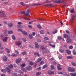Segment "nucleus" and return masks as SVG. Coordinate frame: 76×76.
Returning <instances> with one entry per match:
<instances>
[{
    "instance_id": "1",
    "label": "nucleus",
    "mask_w": 76,
    "mask_h": 76,
    "mask_svg": "<svg viewBox=\"0 0 76 76\" xmlns=\"http://www.w3.org/2000/svg\"><path fill=\"white\" fill-rule=\"evenodd\" d=\"M63 36L65 38H67V40H66V42L68 43H69L72 42V40L70 39V37L69 36L66 34H64Z\"/></svg>"
},
{
    "instance_id": "2",
    "label": "nucleus",
    "mask_w": 76,
    "mask_h": 76,
    "mask_svg": "<svg viewBox=\"0 0 76 76\" xmlns=\"http://www.w3.org/2000/svg\"><path fill=\"white\" fill-rule=\"evenodd\" d=\"M76 16L75 15H73L71 16V18L69 20V23L70 25L72 24L74 20V18Z\"/></svg>"
},
{
    "instance_id": "3",
    "label": "nucleus",
    "mask_w": 76,
    "mask_h": 76,
    "mask_svg": "<svg viewBox=\"0 0 76 76\" xmlns=\"http://www.w3.org/2000/svg\"><path fill=\"white\" fill-rule=\"evenodd\" d=\"M6 70H7V72H8V73H10V69L8 67L6 68V70L4 69H1V71L2 72L4 73L5 72H6Z\"/></svg>"
},
{
    "instance_id": "4",
    "label": "nucleus",
    "mask_w": 76,
    "mask_h": 76,
    "mask_svg": "<svg viewBox=\"0 0 76 76\" xmlns=\"http://www.w3.org/2000/svg\"><path fill=\"white\" fill-rule=\"evenodd\" d=\"M18 31L21 32L22 34L24 35H28V33H27L26 31H22V29H18Z\"/></svg>"
},
{
    "instance_id": "5",
    "label": "nucleus",
    "mask_w": 76,
    "mask_h": 76,
    "mask_svg": "<svg viewBox=\"0 0 76 76\" xmlns=\"http://www.w3.org/2000/svg\"><path fill=\"white\" fill-rule=\"evenodd\" d=\"M43 42H44V43H47V42H49V46H50V47H52L54 48L55 47H56V45H53L51 44V42L50 41L47 42V41L45 40H44L43 41Z\"/></svg>"
},
{
    "instance_id": "6",
    "label": "nucleus",
    "mask_w": 76,
    "mask_h": 76,
    "mask_svg": "<svg viewBox=\"0 0 76 76\" xmlns=\"http://www.w3.org/2000/svg\"><path fill=\"white\" fill-rule=\"evenodd\" d=\"M68 70L70 72H74L75 71V69L73 68L69 67L68 68Z\"/></svg>"
},
{
    "instance_id": "7",
    "label": "nucleus",
    "mask_w": 76,
    "mask_h": 76,
    "mask_svg": "<svg viewBox=\"0 0 76 76\" xmlns=\"http://www.w3.org/2000/svg\"><path fill=\"white\" fill-rule=\"evenodd\" d=\"M40 48H41L42 50H46V51H45L46 53H50V51H49V50H47V49L46 48L44 47V46H40Z\"/></svg>"
},
{
    "instance_id": "8",
    "label": "nucleus",
    "mask_w": 76,
    "mask_h": 76,
    "mask_svg": "<svg viewBox=\"0 0 76 76\" xmlns=\"http://www.w3.org/2000/svg\"><path fill=\"white\" fill-rule=\"evenodd\" d=\"M21 70H22V71H23V72H21V71H19V73H23L24 72H26V70L25 68H24L23 67H22L21 68Z\"/></svg>"
},
{
    "instance_id": "9",
    "label": "nucleus",
    "mask_w": 76,
    "mask_h": 76,
    "mask_svg": "<svg viewBox=\"0 0 76 76\" xmlns=\"http://www.w3.org/2000/svg\"><path fill=\"white\" fill-rule=\"evenodd\" d=\"M0 16L1 17H5V16H6V15L4 13V12L0 11Z\"/></svg>"
},
{
    "instance_id": "10",
    "label": "nucleus",
    "mask_w": 76,
    "mask_h": 76,
    "mask_svg": "<svg viewBox=\"0 0 76 76\" xmlns=\"http://www.w3.org/2000/svg\"><path fill=\"white\" fill-rule=\"evenodd\" d=\"M15 44L18 46H20L22 44V42L20 41H17L15 42Z\"/></svg>"
},
{
    "instance_id": "11",
    "label": "nucleus",
    "mask_w": 76,
    "mask_h": 76,
    "mask_svg": "<svg viewBox=\"0 0 76 76\" xmlns=\"http://www.w3.org/2000/svg\"><path fill=\"white\" fill-rule=\"evenodd\" d=\"M22 59L20 58H19L16 60V62L18 63H20L21 62Z\"/></svg>"
},
{
    "instance_id": "12",
    "label": "nucleus",
    "mask_w": 76,
    "mask_h": 76,
    "mask_svg": "<svg viewBox=\"0 0 76 76\" xmlns=\"http://www.w3.org/2000/svg\"><path fill=\"white\" fill-rule=\"evenodd\" d=\"M26 69L27 70H32V67L31 66H29L26 67Z\"/></svg>"
},
{
    "instance_id": "13",
    "label": "nucleus",
    "mask_w": 76,
    "mask_h": 76,
    "mask_svg": "<svg viewBox=\"0 0 76 76\" xmlns=\"http://www.w3.org/2000/svg\"><path fill=\"white\" fill-rule=\"evenodd\" d=\"M29 63L31 65H34V67H36V66H37V64L35 63L34 64V63H33V62H32L31 61H30L29 62Z\"/></svg>"
},
{
    "instance_id": "14",
    "label": "nucleus",
    "mask_w": 76,
    "mask_h": 76,
    "mask_svg": "<svg viewBox=\"0 0 76 76\" xmlns=\"http://www.w3.org/2000/svg\"><path fill=\"white\" fill-rule=\"evenodd\" d=\"M30 11L29 9H28L27 13L25 14V15L26 16H32V14H31L30 15H29V13Z\"/></svg>"
},
{
    "instance_id": "15",
    "label": "nucleus",
    "mask_w": 76,
    "mask_h": 76,
    "mask_svg": "<svg viewBox=\"0 0 76 76\" xmlns=\"http://www.w3.org/2000/svg\"><path fill=\"white\" fill-rule=\"evenodd\" d=\"M7 39H8V37H5L2 39V40L4 42H7Z\"/></svg>"
},
{
    "instance_id": "16",
    "label": "nucleus",
    "mask_w": 76,
    "mask_h": 76,
    "mask_svg": "<svg viewBox=\"0 0 76 76\" xmlns=\"http://www.w3.org/2000/svg\"><path fill=\"white\" fill-rule=\"evenodd\" d=\"M3 59L4 61H6L7 60V57L5 56H3Z\"/></svg>"
},
{
    "instance_id": "17",
    "label": "nucleus",
    "mask_w": 76,
    "mask_h": 76,
    "mask_svg": "<svg viewBox=\"0 0 76 76\" xmlns=\"http://www.w3.org/2000/svg\"><path fill=\"white\" fill-rule=\"evenodd\" d=\"M54 73V71H48V75H53Z\"/></svg>"
},
{
    "instance_id": "18",
    "label": "nucleus",
    "mask_w": 76,
    "mask_h": 76,
    "mask_svg": "<svg viewBox=\"0 0 76 76\" xmlns=\"http://www.w3.org/2000/svg\"><path fill=\"white\" fill-rule=\"evenodd\" d=\"M4 34L5 36H7V30H4Z\"/></svg>"
},
{
    "instance_id": "19",
    "label": "nucleus",
    "mask_w": 76,
    "mask_h": 76,
    "mask_svg": "<svg viewBox=\"0 0 76 76\" xmlns=\"http://www.w3.org/2000/svg\"><path fill=\"white\" fill-rule=\"evenodd\" d=\"M35 47L36 48H39V46L38 45V43L36 42L35 43Z\"/></svg>"
},
{
    "instance_id": "20",
    "label": "nucleus",
    "mask_w": 76,
    "mask_h": 76,
    "mask_svg": "<svg viewBox=\"0 0 76 76\" xmlns=\"http://www.w3.org/2000/svg\"><path fill=\"white\" fill-rule=\"evenodd\" d=\"M57 68L58 70H62V68L61 67V65H59V66H57Z\"/></svg>"
},
{
    "instance_id": "21",
    "label": "nucleus",
    "mask_w": 76,
    "mask_h": 76,
    "mask_svg": "<svg viewBox=\"0 0 76 76\" xmlns=\"http://www.w3.org/2000/svg\"><path fill=\"white\" fill-rule=\"evenodd\" d=\"M66 52L68 54H71V51L69 50H66Z\"/></svg>"
},
{
    "instance_id": "22",
    "label": "nucleus",
    "mask_w": 76,
    "mask_h": 76,
    "mask_svg": "<svg viewBox=\"0 0 76 76\" xmlns=\"http://www.w3.org/2000/svg\"><path fill=\"white\" fill-rule=\"evenodd\" d=\"M71 76H76V73H75L71 72L70 73Z\"/></svg>"
},
{
    "instance_id": "23",
    "label": "nucleus",
    "mask_w": 76,
    "mask_h": 76,
    "mask_svg": "<svg viewBox=\"0 0 76 76\" xmlns=\"http://www.w3.org/2000/svg\"><path fill=\"white\" fill-rule=\"evenodd\" d=\"M57 32V30H55L54 31L52 32V34H56Z\"/></svg>"
},
{
    "instance_id": "24",
    "label": "nucleus",
    "mask_w": 76,
    "mask_h": 76,
    "mask_svg": "<svg viewBox=\"0 0 76 76\" xmlns=\"http://www.w3.org/2000/svg\"><path fill=\"white\" fill-rule=\"evenodd\" d=\"M19 47L20 48H21L22 49H23V48H25V46L23 45H21L20 46H19Z\"/></svg>"
},
{
    "instance_id": "25",
    "label": "nucleus",
    "mask_w": 76,
    "mask_h": 76,
    "mask_svg": "<svg viewBox=\"0 0 76 76\" xmlns=\"http://www.w3.org/2000/svg\"><path fill=\"white\" fill-rule=\"evenodd\" d=\"M42 60V58H38L37 59V62H39L41 61V60Z\"/></svg>"
},
{
    "instance_id": "26",
    "label": "nucleus",
    "mask_w": 76,
    "mask_h": 76,
    "mask_svg": "<svg viewBox=\"0 0 76 76\" xmlns=\"http://www.w3.org/2000/svg\"><path fill=\"white\" fill-rule=\"evenodd\" d=\"M44 39L45 40L49 41V40H50V39L47 37H46L44 38Z\"/></svg>"
},
{
    "instance_id": "27",
    "label": "nucleus",
    "mask_w": 76,
    "mask_h": 76,
    "mask_svg": "<svg viewBox=\"0 0 76 76\" xmlns=\"http://www.w3.org/2000/svg\"><path fill=\"white\" fill-rule=\"evenodd\" d=\"M8 25L9 27L11 28L13 26V24H12V23H9L8 24Z\"/></svg>"
},
{
    "instance_id": "28",
    "label": "nucleus",
    "mask_w": 76,
    "mask_h": 76,
    "mask_svg": "<svg viewBox=\"0 0 76 76\" xmlns=\"http://www.w3.org/2000/svg\"><path fill=\"white\" fill-rule=\"evenodd\" d=\"M5 50L7 53H10V50H9L7 48H5Z\"/></svg>"
},
{
    "instance_id": "29",
    "label": "nucleus",
    "mask_w": 76,
    "mask_h": 76,
    "mask_svg": "<svg viewBox=\"0 0 76 76\" xmlns=\"http://www.w3.org/2000/svg\"><path fill=\"white\" fill-rule=\"evenodd\" d=\"M34 55H35V56H38V57H39V54L37 52L34 53Z\"/></svg>"
},
{
    "instance_id": "30",
    "label": "nucleus",
    "mask_w": 76,
    "mask_h": 76,
    "mask_svg": "<svg viewBox=\"0 0 76 76\" xmlns=\"http://www.w3.org/2000/svg\"><path fill=\"white\" fill-rule=\"evenodd\" d=\"M11 56H12V57H17L18 56V55L16 54L12 53L11 55Z\"/></svg>"
},
{
    "instance_id": "31",
    "label": "nucleus",
    "mask_w": 76,
    "mask_h": 76,
    "mask_svg": "<svg viewBox=\"0 0 76 76\" xmlns=\"http://www.w3.org/2000/svg\"><path fill=\"white\" fill-rule=\"evenodd\" d=\"M41 73L40 72H37V73L36 74V75L37 76H38L39 75H41Z\"/></svg>"
},
{
    "instance_id": "32",
    "label": "nucleus",
    "mask_w": 76,
    "mask_h": 76,
    "mask_svg": "<svg viewBox=\"0 0 76 76\" xmlns=\"http://www.w3.org/2000/svg\"><path fill=\"white\" fill-rule=\"evenodd\" d=\"M26 54V51H24V52H21V54L22 55H23V56H24V55H25Z\"/></svg>"
},
{
    "instance_id": "33",
    "label": "nucleus",
    "mask_w": 76,
    "mask_h": 76,
    "mask_svg": "<svg viewBox=\"0 0 76 76\" xmlns=\"http://www.w3.org/2000/svg\"><path fill=\"white\" fill-rule=\"evenodd\" d=\"M8 67H9V68H10V69H12L13 66V65L12 64H10L9 65Z\"/></svg>"
},
{
    "instance_id": "34",
    "label": "nucleus",
    "mask_w": 76,
    "mask_h": 76,
    "mask_svg": "<svg viewBox=\"0 0 76 76\" xmlns=\"http://www.w3.org/2000/svg\"><path fill=\"white\" fill-rule=\"evenodd\" d=\"M50 67L51 70H53L54 69V66L53 65H51Z\"/></svg>"
},
{
    "instance_id": "35",
    "label": "nucleus",
    "mask_w": 76,
    "mask_h": 76,
    "mask_svg": "<svg viewBox=\"0 0 76 76\" xmlns=\"http://www.w3.org/2000/svg\"><path fill=\"white\" fill-rule=\"evenodd\" d=\"M17 28H23V27L22 26H17Z\"/></svg>"
},
{
    "instance_id": "36",
    "label": "nucleus",
    "mask_w": 76,
    "mask_h": 76,
    "mask_svg": "<svg viewBox=\"0 0 76 76\" xmlns=\"http://www.w3.org/2000/svg\"><path fill=\"white\" fill-rule=\"evenodd\" d=\"M28 37L30 39H32V38H33V37H32V35L31 34H29L28 35Z\"/></svg>"
},
{
    "instance_id": "37",
    "label": "nucleus",
    "mask_w": 76,
    "mask_h": 76,
    "mask_svg": "<svg viewBox=\"0 0 76 76\" xmlns=\"http://www.w3.org/2000/svg\"><path fill=\"white\" fill-rule=\"evenodd\" d=\"M8 34H13V31H10L8 32Z\"/></svg>"
},
{
    "instance_id": "38",
    "label": "nucleus",
    "mask_w": 76,
    "mask_h": 76,
    "mask_svg": "<svg viewBox=\"0 0 76 76\" xmlns=\"http://www.w3.org/2000/svg\"><path fill=\"white\" fill-rule=\"evenodd\" d=\"M20 4L22 5V6H25V4L23 2H20Z\"/></svg>"
},
{
    "instance_id": "39",
    "label": "nucleus",
    "mask_w": 76,
    "mask_h": 76,
    "mask_svg": "<svg viewBox=\"0 0 76 76\" xmlns=\"http://www.w3.org/2000/svg\"><path fill=\"white\" fill-rule=\"evenodd\" d=\"M37 27L39 28V29H41L42 27L41 26H40V25H37Z\"/></svg>"
},
{
    "instance_id": "40",
    "label": "nucleus",
    "mask_w": 76,
    "mask_h": 76,
    "mask_svg": "<svg viewBox=\"0 0 76 76\" xmlns=\"http://www.w3.org/2000/svg\"><path fill=\"white\" fill-rule=\"evenodd\" d=\"M70 12L71 13H75V11H74V10L72 9H71L69 10Z\"/></svg>"
},
{
    "instance_id": "41",
    "label": "nucleus",
    "mask_w": 76,
    "mask_h": 76,
    "mask_svg": "<svg viewBox=\"0 0 76 76\" xmlns=\"http://www.w3.org/2000/svg\"><path fill=\"white\" fill-rule=\"evenodd\" d=\"M12 39H13V40H15L16 39V38L15 37V36L12 35Z\"/></svg>"
},
{
    "instance_id": "42",
    "label": "nucleus",
    "mask_w": 76,
    "mask_h": 76,
    "mask_svg": "<svg viewBox=\"0 0 76 76\" xmlns=\"http://www.w3.org/2000/svg\"><path fill=\"white\" fill-rule=\"evenodd\" d=\"M67 59H72L73 58V57L71 56H68L67 57Z\"/></svg>"
},
{
    "instance_id": "43",
    "label": "nucleus",
    "mask_w": 76,
    "mask_h": 76,
    "mask_svg": "<svg viewBox=\"0 0 76 76\" xmlns=\"http://www.w3.org/2000/svg\"><path fill=\"white\" fill-rule=\"evenodd\" d=\"M40 33L41 34H44V30H41L40 31Z\"/></svg>"
},
{
    "instance_id": "44",
    "label": "nucleus",
    "mask_w": 76,
    "mask_h": 76,
    "mask_svg": "<svg viewBox=\"0 0 76 76\" xmlns=\"http://www.w3.org/2000/svg\"><path fill=\"white\" fill-rule=\"evenodd\" d=\"M18 76V74H17V73H13L12 74V76Z\"/></svg>"
},
{
    "instance_id": "45",
    "label": "nucleus",
    "mask_w": 76,
    "mask_h": 76,
    "mask_svg": "<svg viewBox=\"0 0 76 76\" xmlns=\"http://www.w3.org/2000/svg\"><path fill=\"white\" fill-rule=\"evenodd\" d=\"M59 51L60 53H64V50H61V49H60L59 50Z\"/></svg>"
},
{
    "instance_id": "46",
    "label": "nucleus",
    "mask_w": 76,
    "mask_h": 76,
    "mask_svg": "<svg viewBox=\"0 0 76 76\" xmlns=\"http://www.w3.org/2000/svg\"><path fill=\"white\" fill-rule=\"evenodd\" d=\"M35 34H36V33H35V32H33L31 33V35L33 36H35Z\"/></svg>"
},
{
    "instance_id": "47",
    "label": "nucleus",
    "mask_w": 76,
    "mask_h": 76,
    "mask_svg": "<svg viewBox=\"0 0 76 76\" xmlns=\"http://www.w3.org/2000/svg\"><path fill=\"white\" fill-rule=\"evenodd\" d=\"M58 74L59 75H65V73L64 74H63V73L62 72H59L58 73Z\"/></svg>"
},
{
    "instance_id": "48",
    "label": "nucleus",
    "mask_w": 76,
    "mask_h": 76,
    "mask_svg": "<svg viewBox=\"0 0 76 76\" xmlns=\"http://www.w3.org/2000/svg\"><path fill=\"white\" fill-rule=\"evenodd\" d=\"M22 40H23L24 42H26V39L25 38H22Z\"/></svg>"
},
{
    "instance_id": "49",
    "label": "nucleus",
    "mask_w": 76,
    "mask_h": 76,
    "mask_svg": "<svg viewBox=\"0 0 76 76\" xmlns=\"http://www.w3.org/2000/svg\"><path fill=\"white\" fill-rule=\"evenodd\" d=\"M72 53L74 55H76V51L75 50H73L72 51Z\"/></svg>"
},
{
    "instance_id": "50",
    "label": "nucleus",
    "mask_w": 76,
    "mask_h": 76,
    "mask_svg": "<svg viewBox=\"0 0 76 76\" xmlns=\"http://www.w3.org/2000/svg\"><path fill=\"white\" fill-rule=\"evenodd\" d=\"M47 67V65H45L43 66V67H42L43 69H45V68H46Z\"/></svg>"
},
{
    "instance_id": "51",
    "label": "nucleus",
    "mask_w": 76,
    "mask_h": 76,
    "mask_svg": "<svg viewBox=\"0 0 76 76\" xmlns=\"http://www.w3.org/2000/svg\"><path fill=\"white\" fill-rule=\"evenodd\" d=\"M44 63H45L44 61H42L40 63V64H41V65H42V64H44Z\"/></svg>"
},
{
    "instance_id": "52",
    "label": "nucleus",
    "mask_w": 76,
    "mask_h": 76,
    "mask_svg": "<svg viewBox=\"0 0 76 76\" xmlns=\"http://www.w3.org/2000/svg\"><path fill=\"white\" fill-rule=\"evenodd\" d=\"M72 65L73 66H76V63H75L74 62H72Z\"/></svg>"
},
{
    "instance_id": "53",
    "label": "nucleus",
    "mask_w": 76,
    "mask_h": 76,
    "mask_svg": "<svg viewBox=\"0 0 76 76\" xmlns=\"http://www.w3.org/2000/svg\"><path fill=\"white\" fill-rule=\"evenodd\" d=\"M15 53L17 54H19V52H18V51L17 50H16L15 51Z\"/></svg>"
},
{
    "instance_id": "54",
    "label": "nucleus",
    "mask_w": 76,
    "mask_h": 76,
    "mask_svg": "<svg viewBox=\"0 0 76 76\" xmlns=\"http://www.w3.org/2000/svg\"><path fill=\"white\" fill-rule=\"evenodd\" d=\"M36 35L37 37H38V38H39V37H41V36H40V35L39 34H37Z\"/></svg>"
},
{
    "instance_id": "55",
    "label": "nucleus",
    "mask_w": 76,
    "mask_h": 76,
    "mask_svg": "<svg viewBox=\"0 0 76 76\" xmlns=\"http://www.w3.org/2000/svg\"><path fill=\"white\" fill-rule=\"evenodd\" d=\"M58 39L60 40V39H62V37L61 36H58Z\"/></svg>"
},
{
    "instance_id": "56",
    "label": "nucleus",
    "mask_w": 76,
    "mask_h": 76,
    "mask_svg": "<svg viewBox=\"0 0 76 76\" xmlns=\"http://www.w3.org/2000/svg\"><path fill=\"white\" fill-rule=\"evenodd\" d=\"M59 60H61V59H62V56L61 55H59Z\"/></svg>"
},
{
    "instance_id": "57",
    "label": "nucleus",
    "mask_w": 76,
    "mask_h": 76,
    "mask_svg": "<svg viewBox=\"0 0 76 76\" xmlns=\"http://www.w3.org/2000/svg\"><path fill=\"white\" fill-rule=\"evenodd\" d=\"M25 64H23L21 65V67H25Z\"/></svg>"
},
{
    "instance_id": "58",
    "label": "nucleus",
    "mask_w": 76,
    "mask_h": 76,
    "mask_svg": "<svg viewBox=\"0 0 76 76\" xmlns=\"http://www.w3.org/2000/svg\"><path fill=\"white\" fill-rule=\"evenodd\" d=\"M0 48L1 49V50H3V47H2V46L1 45V46H0Z\"/></svg>"
},
{
    "instance_id": "59",
    "label": "nucleus",
    "mask_w": 76,
    "mask_h": 76,
    "mask_svg": "<svg viewBox=\"0 0 76 76\" xmlns=\"http://www.w3.org/2000/svg\"><path fill=\"white\" fill-rule=\"evenodd\" d=\"M69 48V49H72V48H73V46H70Z\"/></svg>"
},
{
    "instance_id": "60",
    "label": "nucleus",
    "mask_w": 76,
    "mask_h": 76,
    "mask_svg": "<svg viewBox=\"0 0 76 76\" xmlns=\"http://www.w3.org/2000/svg\"><path fill=\"white\" fill-rule=\"evenodd\" d=\"M22 23L21 22H18V24L19 25H22Z\"/></svg>"
},
{
    "instance_id": "61",
    "label": "nucleus",
    "mask_w": 76,
    "mask_h": 76,
    "mask_svg": "<svg viewBox=\"0 0 76 76\" xmlns=\"http://www.w3.org/2000/svg\"><path fill=\"white\" fill-rule=\"evenodd\" d=\"M4 35L3 34L1 35V37L2 38H3V37H4Z\"/></svg>"
},
{
    "instance_id": "62",
    "label": "nucleus",
    "mask_w": 76,
    "mask_h": 76,
    "mask_svg": "<svg viewBox=\"0 0 76 76\" xmlns=\"http://www.w3.org/2000/svg\"><path fill=\"white\" fill-rule=\"evenodd\" d=\"M28 26L29 28H32V26L30 25H28Z\"/></svg>"
},
{
    "instance_id": "63",
    "label": "nucleus",
    "mask_w": 76,
    "mask_h": 76,
    "mask_svg": "<svg viewBox=\"0 0 76 76\" xmlns=\"http://www.w3.org/2000/svg\"><path fill=\"white\" fill-rule=\"evenodd\" d=\"M41 67H39V68L37 69V70H38L39 71V70H41Z\"/></svg>"
},
{
    "instance_id": "64",
    "label": "nucleus",
    "mask_w": 76,
    "mask_h": 76,
    "mask_svg": "<svg viewBox=\"0 0 76 76\" xmlns=\"http://www.w3.org/2000/svg\"><path fill=\"white\" fill-rule=\"evenodd\" d=\"M66 33H67V34H69V31L68 30H66Z\"/></svg>"
}]
</instances>
